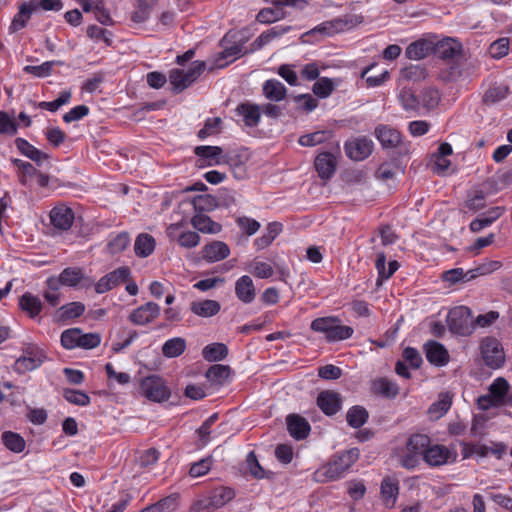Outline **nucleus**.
I'll list each match as a JSON object with an SVG mask.
<instances>
[{
    "label": "nucleus",
    "instance_id": "c85d7f7f",
    "mask_svg": "<svg viewBox=\"0 0 512 512\" xmlns=\"http://www.w3.org/2000/svg\"><path fill=\"white\" fill-rule=\"evenodd\" d=\"M236 111L243 117L246 126L256 127L259 124L261 118V107L259 105L249 102L242 103Z\"/></svg>",
    "mask_w": 512,
    "mask_h": 512
},
{
    "label": "nucleus",
    "instance_id": "ddd939ff",
    "mask_svg": "<svg viewBox=\"0 0 512 512\" xmlns=\"http://www.w3.org/2000/svg\"><path fill=\"white\" fill-rule=\"evenodd\" d=\"M433 46V55L442 60L454 59L462 52V44L451 37H445L441 40H436V37H433Z\"/></svg>",
    "mask_w": 512,
    "mask_h": 512
},
{
    "label": "nucleus",
    "instance_id": "774afa93",
    "mask_svg": "<svg viewBox=\"0 0 512 512\" xmlns=\"http://www.w3.org/2000/svg\"><path fill=\"white\" fill-rule=\"evenodd\" d=\"M87 36L91 39L102 40L108 46L112 44V33L97 25H90L86 30Z\"/></svg>",
    "mask_w": 512,
    "mask_h": 512
},
{
    "label": "nucleus",
    "instance_id": "3c124183",
    "mask_svg": "<svg viewBox=\"0 0 512 512\" xmlns=\"http://www.w3.org/2000/svg\"><path fill=\"white\" fill-rule=\"evenodd\" d=\"M509 383L502 377L493 381L489 387V394L501 405L508 396Z\"/></svg>",
    "mask_w": 512,
    "mask_h": 512
},
{
    "label": "nucleus",
    "instance_id": "69168bd1",
    "mask_svg": "<svg viewBox=\"0 0 512 512\" xmlns=\"http://www.w3.org/2000/svg\"><path fill=\"white\" fill-rule=\"evenodd\" d=\"M398 99L405 110L415 111L419 107V100L417 96L409 89L403 88L398 96Z\"/></svg>",
    "mask_w": 512,
    "mask_h": 512
},
{
    "label": "nucleus",
    "instance_id": "72a5a7b5",
    "mask_svg": "<svg viewBox=\"0 0 512 512\" xmlns=\"http://www.w3.org/2000/svg\"><path fill=\"white\" fill-rule=\"evenodd\" d=\"M290 30L289 26H274L268 31L261 33L251 44V51L261 49L266 44L270 43L273 39L282 36L284 33Z\"/></svg>",
    "mask_w": 512,
    "mask_h": 512
},
{
    "label": "nucleus",
    "instance_id": "37998d69",
    "mask_svg": "<svg viewBox=\"0 0 512 512\" xmlns=\"http://www.w3.org/2000/svg\"><path fill=\"white\" fill-rule=\"evenodd\" d=\"M427 69L421 64H411L400 71V78L412 82H420L426 79Z\"/></svg>",
    "mask_w": 512,
    "mask_h": 512
},
{
    "label": "nucleus",
    "instance_id": "f8f14e48",
    "mask_svg": "<svg viewBox=\"0 0 512 512\" xmlns=\"http://www.w3.org/2000/svg\"><path fill=\"white\" fill-rule=\"evenodd\" d=\"M131 271L128 267H119L114 271L104 275L95 283V291L98 294L106 293L130 277Z\"/></svg>",
    "mask_w": 512,
    "mask_h": 512
},
{
    "label": "nucleus",
    "instance_id": "20e7f679",
    "mask_svg": "<svg viewBox=\"0 0 512 512\" xmlns=\"http://www.w3.org/2000/svg\"><path fill=\"white\" fill-rule=\"evenodd\" d=\"M363 19V16L360 14H345L317 25L309 34L319 33L325 36H332L356 27L363 22Z\"/></svg>",
    "mask_w": 512,
    "mask_h": 512
},
{
    "label": "nucleus",
    "instance_id": "864d4df0",
    "mask_svg": "<svg viewBox=\"0 0 512 512\" xmlns=\"http://www.w3.org/2000/svg\"><path fill=\"white\" fill-rule=\"evenodd\" d=\"M247 51H243L241 45L233 44L230 47H226L222 53L221 57L217 59V66L222 68L225 67L229 62L234 61L239 58Z\"/></svg>",
    "mask_w": 512,
    "mask_h": 512
},
{
    "label": "nucleus",
    "instance_id": "49530a36",
    "mask_svg": "<svg viewBox=\"0 0 512 512\" xmlns=\"http://www.w3.org/2000/svg\"><path fill=\"white\" fill-rule=\"evenodd\" d=\"M430 445V438L425 434H412L406 443V448L409 451H413L414 453L419 454L420 456H424L426 449H428Z\"/></svg>",
    "mask_w": 512,
    "mask_h": 512
},
{
    "label": "nucleus",
    "instance_id": "9b49d317",
    "mask_svg": "<svg viewBox=\"0 0 512 512\" xmlns=\"http://www.w3.org/2000/svg\"><path fill=\"white\" fill-rule=\"evenodd\" d=\"M45 360V355L39 348L30 345L23 350V354L19 357L15 364L14 370L17 373L23 374L27 371L37 369L42 365Z\"/></svg>",
    "mask_w": 512,
    "mask_h": 512
},
{
    "label": "nucleus",
    "instance_id": "1a4fd4ad",
    "mask_svg": "<svg viewBox=\"0 0 512 512\" xmlns=\"http://www.w3.org/2000/svg\"><path fill=\"white\" fill-rule=\"evenodd\" d=\"M374 148V143L366 136L353 137L344 143L346 156L353 161H363L368 158Z\"/></svg>",
    "mask_w": 512,
    "mask_h": 512
},
{
    "label": "nucleus",
    "instance_id": "f257e3e1",
    "mask_svg": "<svg viewBox=\"0 0 512 512\" xmlns=\"http://www.w3.org/2000/svg\"><path fill=\"white\" fill-rule=\"evenodd\" d=\"M359 455L358 448H351L334 455L327 464L315 471V480L328 482L342 478L346 471L358 460Z\"/></svg>",
    "mask_w": 512,
    "mask_h": 512
},
{
    "label": "nucleus",
    "instance_id": "bb28decb",
    "mask_svg": "<svg viewBox=\"0 0 512 512\" xmlns=\"http://www.w3.org/2000/svg\"><path fill=\"white\" fill-rule=\"evenodd\" d=\"M190 310L199 317L209 318L220 312L221 305L216 300L205 299L191 302Z\"/></svg>",
    "mask_w": 512,
    "mask_h": 512
},
{
    "label": "nucleus",
    "instance_id": "79ce46f5",
    "mask_svg": "<svg viewBox=\"0 0 512 512\" xmlns=\"http://www.w3.org/2000/svg\"><path fill=\"white\" fill-rule=\"evenodd\" d=\"M228 355V348L223 343L206 345L202 350V356L209 362L221 361Z\"/></svg>",
    "mask_w": 512,
    "mask_h": 512
},
{
    "label": "nucleus",
    "instance_id": "a878e982",
    "mask_svg": "<svg viewBox=\"0 0 512 512\" xmlns=\"http://www.w3.org/2000/svg\"><path fill=\"white\" fill-rule=\"evenodd\" d=\"M193 228L204 234H218L222 230L221 224L213 221L203 213H196L190 221Z\"/></svg>",
    "mask_w": 512,
    "mask_h": 512
},
{
    "label": "nucleus",
    "instance_id": "bf43d9fd",
    "mask_svg": "<svg viewBox=\"0 0 512 512\" xmlns=\"http://www.w3.org/2000/svg\"><path fill=\"white\" fill-rule=\"evenodd\" d=\"M420 97L423 107L428 110L437 107L441 99L438 89L434 87L424 88Z\"/></svg>",
    "mask_w": 512,
    "mask_h": 512
},
{
    "label": "nucleus",
    "instance_id": "052dcab7",
    "mask_svg": "<svg viewBox=\"0 0 512 512\" xmlns=\"http://www.w3.org/2000/svg\"><path fill=\"white\" fill-rule=\"evenodd\" d=\"M185 76L184 70L182 69H172L170 71L169 82L172 85L174 92L180 93L189 87Z\"/></svg>",
    "mask_w": 512,
    "mask_h": 512
},
{
    "label": "nucleus",
    "instance_id": "f03ea898",
    "mask_svg": "<svg viewBox=\"0 0 512 512\" xmlns=\"http://www.w3.org/2000/svg\"><path fill=\"white\" fill-rule=\"evenodd\" d=\"M310 328L325 335L328 342H337L350 338L353 335V328L342 325L338 317H320L311 322Z\"/></svg>",
    "mask_w": 512,
    "mask_h": 512
},
{
    "label": "nucleus",
    "instance_id": "680f3d73",
    "mask_svg": "<svg viewBox=\"0 0 512 512\" xmlns=\"http://www.w3.org/2000/svg\"><path fill=\"white\" fill-rule=\"evenodd\" d=\"M63 397L69 403L78 406H87L90 403V397L85 392L79 390L64 389Z\"/></svg>",
    "mask_w": 512,
    "mask_h": 512
},
{
    "label": "nucleus",
    "instance_id": "393cba45",
    "mask_svg": "<svg viewBox=\"0 0 512 512\" xmlns=\"http://www.w3.org/2000/svg\"><path fill=\"white\" fill-rule=\"evenodd\" d=\"M504 208L503 207H493L489 209L488 211L481 213L478 215L477 218H475L470 223V230L474 233L480 232L484 228L490 226L494 221H496L500 216L503 214Z\"/></svg>",
    "mask_w": 512,
    "mask_h": 512
},
{
    "label": "nucleus",
    "instance_id": "412c9836",
    "mask_svg": "<svg viewBox=\"0 0 512 512\" xmlns=\"http://www.w3.org/2000/svg\"><path fill=\"white\" fill-rule=\"evenodd\" d=\"M235 295L244 304L252 303L256 298V288L252 278L243 275L235 282Z\"/></svg>",
    "mask_w": 512,
    "mask_h": 512
},
{
    "label": "nucleus",
    "instance_id": "338daca9",
    "mask_svg": "<svg viewBox=\"0 0 512 512\" xmlns=\"http://www.w3.org/2000/svg\"><path fill=\"white\" fill-rule=\"evenodd\" d=\"M327 138H328V132L316 131L313 133L302 135L299 138L298 142L302 146L311 147V146H315V145L325 142L327 140Z\"/></svg>",
    "mask_w": 512,
    "mask_h": 512
},
{
    "label": "nucleus",
    "instance_id": "423d86ee",
    "mask_svg": "<svg viewBox=\"0 0 512 512\" xmlns=\"http://www.w3.org/2000/svg\"><path fill=\"white\" fill-rule=\"evenodd\" d=\"M480 351L484 363L492 368L498 369L505 362V354L501 343L493 337H486L481 341Z\"/></svg>",
    "mask_w": 512,
    "mask_h": 512
},
{
    "label": "nucleus",
    "instance_id": "0eeeda50",
    "mask_svg": "<svg viewBox=\"0 0 512 512\" xmlns=\"http://www.w3.org/2000/svg\"><path fill=\"white\" fill-rule=\"evenodd\" d=\"M186 223L184 221H180L177 223L170 224L166 233L168 238L171 241H176L179 246L186 249H191L200 243V236L195 231L185 230Z\"/></svg>",
    "mask_w": 512,
    "mask_h": 512
},
{
    "label": "nucleus",
    "instance_id": "13d9d810",
    "mask_svg": "<svg viewBox=\"0 0 512 512\" xmlns=\"http://www.w3.org/2000/svg\"><path fill=\"white\" fill-rule=\"evenodd\" d=\"M248 270L259 279H267L274 274V269L270 264L258 260L252 261L248 266Z\"/></svg>",
    "mask_w": 512,
    "mask_h": 512
},
{
    "label": "nucleus",
    "instance_id": "5fc2aeb1",
    "mask_svg": "<svg viewBox=\"0 0 512 512\" xmlns=\"http://www.w3.org/2000/svg\"><path fill=\"white\" fill-rule=\"evenodd\" d=\"M230 375V368L226 365H212L206 372L207 379L215 384H222Z\"/></svg>",
    "mask_w": 512,
    "mask_h": 512
},
{
    "label": "nucleus",
    "instance_id": "c03bdc74",
    "mask_svg": "<svg viewBox=\"0 0 512 512\" xmlns=\"http://www.w3.org/2000/svg\"><path fill=\"white\" fill-rule=\"evenodd\" d=\"M372 390L375 394L388 398H393L398 394L397 384L386 378H379L373 381Z\"/></svg>",
    "mask_w": 512,
    "mask_h": 512
},
{
    "label": "nucleus",
    "instance_id": "603ef678",
    "mask_svg": "<svg viewBox=\"0 0 512 512\" xmlns=\"http://www.w3.org/2000/svg\"><path fill=\"white\" fill-rule=\"evenodd\" d=\"M192 204L196 213L212 211L217 207V200L209 194L197 195L193 198Z\"/></svg>",
    "mask_w": 512,
    "mask_h": 512
},
{
    "label": "nucleus",
    "instance_id": "f3484780",
    "mask_svg": "<svg viewBox=\"0 0 512 512\" xmlns=\"http://www.w3.org/2000/svg\"><path fill=\"white\" fill-rule=\"evenodd\" d=\"M374 135L384 149L396 148L402 142V136L400 132L388 125H378L375 128Z\"/></svg>",
    "mask_w": 512,
    "mask_h": 512
},
{
    "label": "nucleus",
    "instance_id": "6e6552de",
    "mask_svg": "<svg viewBox=\"0 0 512 512\" xmlns=\"http://www.w3.org/2000/svg\"><path fill=\"white\" fill-rule=\"evenodd\" d=\"M274 7L261 9L256 19L260 23H272L285 17L284 6H291L303 9L307 6L305 0H273Z\"/></svg>",
    "mask_w": 512,
    "mask_h": 512
},
{
    "label": "nucleus",
    "instance_id": "c9c22d12",
    "mask_svg": "<svg viewBox=\"0 0 512 512\" xmlns=\"http://www.w3.org/2000/svg\"><path fill=\"white\" fill-rule=\"evenodd\" d=\"M15 145L23 155L34 161L37 165H41L43 161L48 158L47 154L34 147L23 138H16Z\"/></svg>",
    "mask_w": 512,
    "mask_h": 512
},
{
    "label": "nucleus",
    "instance_id": "a19ab883",
    "mask_svg": "<svg viewBox=\"0 0 512 512\" xmlns=\"http://www.w3.org/2000/svg\"><path fill=\"white\" fill-rule=\"evenodd\" d=\"M509 89L505 85L490 86L483 94L482 101L485 105H494L504 100L508 95Z\"/></svg>",
    "mask_w": 512,
    "mask_h": 512
},
{
    "label": "nucleus",
    "instance_id": "b1692460",
    "mask_svg": "<svg viewBox=\"0 0 512 512\" xmlns=\"http://www.w3.org/2000/svg\"><path fill=\"white\" fill-rule=\"evenodd\" d=\"M36 10L37 5L33 4V1L23 2L19 6L17 14L12 19L11 25L9 27L10 33H15L23 29L27 25V22L31 18L33 12Z\"/></svg>",
    "mask_w": 512,
    "mask_h": 512
},
{
    "label": "nucleus",
    "instance_id": "09e8293b",
    "mask_svg": "<svg viewBox=\"0 0 512 512\" xmlns=\"http://www.w3.org/2000/svg\"><path fill=\"white\" fill-rule=\"evenodd\" d=\"M451 404L452 398L449 393H441L438 401L429 407L428 413L431 417L438 419L450 409Z\"/></svg>",
    "mask_w": 512,
    "mask_h": 512
},
{
    "label": "nucleus",
    "instance_id": "ea45409f",
    "mask_svg": "<svg viewBox=\"0 0 512 512\" xmlns=\"http://www.w3.org/2000/svg\"><path fill=\"white\" fill-rule=\"evenodd\" d=\"M178 506V496L176 494L169 495L158 502L145 507L139 512H173Z\"/></svg>",
    "mask_w": 512,
    "mask_h": 512
},
{
    "label": "nucleus",
    "instance_id": "aec40b11",
    "mask_svg": "<svg viewBox=\"0 0 512 512\" xmlns=\"http://www.w3.org/2000/svg\"><path fill=\"white\" fill-rule=\"evenodd\" d=\"M433 38H422L410 43L405 55L410 60H421L430 54H433Z\"/></svg>",
    "mask_w": 512,
    "mask_h": 512
},
{
    "label": "nucleus",
    "instance_id": "58836bf2",
    "mask_svg": "<svg viewBox=\"0 0 512 512\" xmlns=\"http://www.w3.org/2000/svg\"><path fill=\"white\" fill-rule=\"evenodd\" d=\"M187 344L182 337L168 339L162 346V354L167 358H175L184 353Z\"/></svg>",
    "mask_w": 512,
    "mask_h": 512
},
{
    "label": "nucleus",
    "instance_id": "0e129e2a",
    "mask_svg": "<svg viewBox=\"0 0 512 512\" xmlns=\"http://www.w3.org/2000/svg\"><path fill=\"white\" fill-rule=\"evenodd\" d=\"M79 335L80 328H70L64 330L61 334V345L67 350L78 348Z\"/></svg>",
    "mask_w": 512,
    "mask_h": 512
},
{
    "label": "nucleus",
    "instance_id": "c756f323",
    "mask_svg": "<svg viewBox=\"0 0 512 512\" xmlns=\"http://www.w3.org/2000/svg\"><path fill=\"white\" fill-rule=\"evenodd\" d=\"M195 154L203 161L202 165L213 166L221 163L223 150L218 146H197Z\"/></svg>",
    "mask_w": 512,
    "mask_h": 512
},
{
    "label": "nucleus",
    "instance_id": "473e14b6",
    "mask_svg": "<svg viewBox=\"0 0 512 512\" xmlns=\"http://www.w3.org/2000/svg\"><path fill=\"white\" fill-rule=\"evenodd\" d=\"M262 91L266 99L274 102L283 100L287 94L286 87L277 79L266 80L263 84Z\"/></svg>",
    "mask_w": 512,
    "mask_h": 512
},
{
    "label": "nucleus",
    "instance_id": "f704fd0d",
    "mask_svg": "<svg viewBox=\"0 0 512 512\" xmlns=\"http://www.w3.org/2000/svg\"><path fill=\"white\" fill-rule=\"evenodd\" d=\"M156 247L155 238L148 233L139 234L134 243L135 254L140 258L150 256Z\"/></svg>",
    "mask_w": 512,
    "mask_h": 512
},
{
    "label": "nucleus",
    "instance_id": "2f4dec72",
    "mask_svg": "<svg viewBox=\"0 0 512 512\" xmlns=\"http://www.w3.org/2000/svg\"><path fill=\"white\" fill-rule=\"evenodd\" d=\"M19 307L23 312L27 313L29 317L35 318L41 313L43 303L38 296L26 292L19 298Z\"/></svg>",
    "mask_w": 512,
    "mask_h": 512
},
{
    "label": "nucleus",
    "instance_id": "4c0bfd02",
    "mask_svg": "<svg viewBox=\"0 0 512 512\" xmlns=\"http://www.w3.org/2000/svg\"><path fill=\"white\" fill-rule=\"evenodd\" d=\"M234 497V490L224 486L213 489L209 494V498L213 509H217L224 506Z\"/></svg>",
    "mask_w": 512,
    "mask_h": 512
},
{
    "label": "nucleus",
    "instance_id": "4468645a",
    "mask_svg": "<svg viewBox=\"0 0 512 512\" xmlns=\"http://www.w3.org/2000/svg\"><path fill=\"white\" fill-rule=\"evenodd\" d=\"M49 218L52 226L59 231L69 230L74 221L73 210L64 205H56L49 213Z\"/></svg>",
    "mask_w": 512,
    "mask_h": 512
},
{
    "label": "nucleus",
    "instance_id": "4be33fe9",
    "mask_svg": "<svg viewBox=\"0 0 512 512\" xmlns=\"http://www.w3.org/2000/svg\"><path fill=\"white\" fill-rule=\"evenodd\" d=\"M424 350L428 362L435 366H444L449 361L448 351L442 344L436 341H428L424 345Z\"/></svg>",
    "mask_w": 512,
    "mask_h": 512
},
{
    "label": "nucleus",
    "instance_id": "9d476101",
    "mask_svg": "<svg viewBox=\"0 0 512 512\" xmlns=\"http://www.w3.org/2000/svg\"><path fill=\"white\" fill-rule=\"evenodd\" d=\"M456 458L457 453L455 450L449 449L441 444L429 445L423 456V460L431 467L454 463Z\"/></svg>",
    "mask_w": 512,
    "mask_h": 512
},
{
    "label": "nucleus",
    "instance_id": "a211bd4d",
    "mask_svg": "<svg viewBox=\"0 0 512 512\" xmlns=\"http://www.w3.org/2000/svg\"><path fill=\"white\" fill-rule=\"evenodd\" d=\"M314 166L321 179H330L336 171V156L331 152H321L315 158Z\"/></svg>",
    "mask_w": 512,
    "mask_h": 512
},
{
    "label": "nucleus",
    "instance_id": "6ab92c4d",
    "mask_svg": "<svg viewBox=\"0 0 512 512\" xmlns=\"http://www.w3.org/2000/svg\"><path fill=\"white\" fill-rule=\"evenodd\" d=\"M286 424L290 436L296 440L305 439L311 430L308 421L298 414L288 415L286 418Z\"/></svg>",
    "mask_w": 512,
    "mask_h": 512
},
{
    "label": "nucleus",
    "instance_id": "8fccbe9b",
    "mask_svg": "<svg viewBox=\"0 0 512 512\" xmlns=\"http://www.w3.org/2000/svg\"><path fill=\"white\" fill-rule=\"evenodd\" d=\"M62 61H46L41 65L33 66L27 65L23 68V71L28 74H32L38 78H44L50 76L52 74V69L54 65H63Z\"/></svg>",
    "mask_w": 512,
    "mask_h": 512
},
{
    "label": "nucleus",
    "instance_id": "2eb2a0df",
    "mask_svg": "<svg viewBox=\"0 0 512 512\" xmlns=\"http://www.w3.org/2000/svg\"><path fill=\"white\" fill-rule=\"evenodd\" d=\"M160 315V306L154 302H147L134 309L128 319L135 325H146L153 322Z\"/></svg>",
    "mask_w": 512,
    "mask_h": 512
},
{
    "label": "nucleus",
    "instance_id": "e433bc0d",
    "mask_svg": "<svg viewBox=\"0 0 512 512\" xmlns=\"http://www.w3.org/2000/svg\"><path fill=\"white\" fill-rule=\"evenodd\" d=\"M61 280L63 283V286H69L74 287L81 283L83 279L87 280V283H85L83 286L88 288L91 286L92 281L88 278H85L82 269L78 267H68L65 268L61 273Z\"/></svg>",
    "mask_w": 512,
    "mask_h": 512
},
{
    "label": "nucleus",
    "instance_id": "39448f33",
    "mask_svg": "<svg viewBox=\"0 0 512 512\" xmlns=\"http://www.w3.org/2000/svg\"><path fill=\"white\" fill-rule=\"evenodd\" d=\"M140 393L148 400L157 403L167 401L171 396L165 381L157 375H150L141 380Z\"/></svg>",
    "mask_w": 512,
    "mask_h": 512
},
{
    "label": "nucleus",
    "instance_id": "dca6fc26",
    "mask_svg": "<svg viewBox=\"0 0 512 512\" xmlns=\"http://www.w3.org/2000/svg\"><path fill=\"white\" fill-rule=\"evenodd\" d=\"M316 403L325 415L332 416L341 409L342 399L339 393L325 390L319 393Z\"/></svg>",
    "mask_w": 512,
    "mask_h": 512
},
{
    "label": "nucleus",
    "instance_id": "a18cd8bd",
    "mask_svg": "<svg viewBox=\"0 0 512 512\" xmlns=\"http://www.w3.org/2000/svg\"><path fill=\"white\" fill-rule=\"evenodd\" d=\"M368 411L362 406L351 407L346 414V420L349 426L352 428H360L368 420Z\"/></svg>",
    "mask_w": 512,
    "mask_h": 512
},
{
    "label": "nucleus",
    "instance_id": "5701e85b",
    "mask_svg": "<svg viewBox=\"0 0 512 512\" xmlns=\"http://www.w3.org/2000/svg\"><path fill=\"white\" fill-rule=\"evenodd\" d=\"M230 254L228 245L222 241H212L202 248V257L209 263L227 258Z\"/></svg>",
    "mask_w": 512,
    "mask_h": 512
},
{
    "label": "nucleus",
    "instance_id": "7ed1b4c3",
    "mask_svg": "<svg viewBox=\"0 0 512 512\" xmlns=\"http://www.w3.org/2000/svg\"><path fill=\"white\" fill-rule=\"evenodd\" d=\"M447 324L451 333L468 336L475 328L471 310L466 306L452 308L447 316Z\"/></svg>",
    "mask_w": 512,
    "mask_h": 512
},
{
    "label": "nucleus",
    "instance_id": "cd10ccee",
    "mask_svg": "<svg viewBox=\"0 0 512 512\" xmlns=\"http://www.w3.org/2000/svg\"><path fill=\"white\" fill-rule=\"evenodd\" d=\"M85 305L81 302H70L61 306L54 314V322H65L83 315Z\"/></svg>",
    "mask_w": 512,
    "mask_h": 512
},
{
    "label": "nucleus",
    "instance_id": "7c9ffc66",
    "mask_svg": "<svg viewBox=\"0 0 512 512\" xmlns=\"http://www.w3.org/2000/svg\"><path fill=\"white\" fill-rule=\"evenodd\" d=\"M380 489L384 505L386 507H393L399 494V484L397 479L392 477L384 478Z\"/></svg>",
    "mask_w": 512,
    "mask_h": 512
},
{
    "label": "nucleus",
    "instance_id": "de8ad7c7",
    "mask_svg": "<svg viewBox=\"0 0 512 512\" xmlns=\"http://www.w3.org/2000/svg\"><path fill=\"white\" fill-rule=\"evenodd\" d=\"M282 228L283 226L279 222L269 223L266 228V233L255 240V245L257 246V248L264 249L267 246H269L274 241V239L280 234Z\"/></svg>",
    "mask_w": 512,
    "mask_h": 512
},
{
    "label": "nucleus",
    "instance_id": "e2e57ef3",
    "mask_svg": "<svg viewBox=\"0 0 512 512\" xmlns=\"http://www.w3.org/2000/svg\"><path fill=\"white\" fill-rule=\"evenodd\" d=\"M129 242H130V237H129L128 233L122 232V233L117 234L114 238H112L108 242L107 247H108V250L110 253L117 254V253H120L123 250H125L127 248V246L129 245Z\"/></svg>",
    "mask_w": 512,
    "mask_h": 512
},
{
    "label": "nucleus",
    "instance_id": "6e6d98bb",
    "mask_svg": "<svg viewBox=\"0 0 512 512\" xmlns=\"http://www.w3.org/2000/svg\"><path fill=\"white\" fill-rule=\"evenodd\" d=\"M4 445L15 453H20L25 449V440L17 433L6 431L2 434Z\"/></svg>",
    "mask_w": 512,
    "mask_h": 512
},
{
    "label": "nucleus",
    "instance_id": "4d7b16f0",
    "mask_svg": "<svg viewBox=\"0 0 512 512\" xmlns=\"http://www.w3.org/2000/svg\"><path fill=\"white\" fill-rule=\"evenodd\" d=\"M335 89V83L327 77L319 78L312 87L313 93L319 98L329 97Z\"/></svg>",
    "mask_w": 512,
    "mask_h": 512
}]
</instances>
